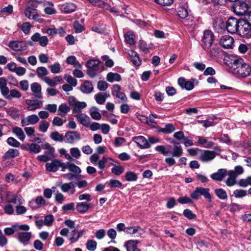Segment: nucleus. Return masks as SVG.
<instances>
[{
	"label": "nucleus",
	"instance_id": "obj_11",
	"mask_svg": "<svg viewBox=\"0 0 251 251\" xmlns=\"http://www.w3.org/2000/svg\"><path fill=\"white\" fill-rule=\"evenodd\" d=\"M234 42L233 38L228 35L222 36L220 40V44L224 48L226 49H232L234 46Z\"/></svg>",
	"mask_w": 251,
	"mask_h": 251
},
{
	"label": "nucleus",
	"instance_id": "obj_9",
	"mask_svg": "<svg viewBox=\"0 0 251 251\" xmlns=\"http://www.w3.org/2000/svg\"><path fill=\"white\" fill-rule=\"evenodd\" d=\"M80 139V134L75 131H70L65 134L64 141L68 144H73Z\"/></svg>",
	"mask_w": 251,
	"mask_h": 251
},
{
	"label": "nucleus",
	"instance_id": "obj_38",
	"mask_svg": "<svg viewBox=\"0 0 251 251\" xmlns=\"http://www.w3.org/2000/svg\"><path fill=\"white\" fill-rule=\"evenodd\" d=\"M12 132L14 134L16 135V136L20 140L23 141L25 140V135L22 128L16 126L13 128Z\"/></svg>",
	"mask_w": 251,
	"mask_h": 251
},
{
	"label": "nucleus",
	"instance_id": "obj_43",
	"mask_svg": "<svg viewBox=\"0 0 251 251\" xmlns=\"http://www.w3.org/2000/svg\"><path fill=\"white\" fill-rule=\"evenodd\" d=\"M182 154V149L179 143L174 142V156L179 157Z\"/></svg>",
	"mask_w": 251,
	"mask_h": 251
},
{
	"label": "nucleus",
	"instance_id": "obj_8",
	"mask_svg": "<svg viewBox=\"0 0 251 251\" xmlns=\"http://www.w3.org/2000/svg\"><path fill=\"white\" fill-rule=\"evenodd\" d=\"M241 19L238 20L234 17H230L226 22V28L229 33L234 34L237 33L239 27V22Z\"/></svg>",
	"mask_w": 251,
	"mask_h": 251
},
{
	"label": "nucleus",
	"instance_id": "obj_4",
	"mask_svg": "<svg viewBox=\"0 0 251 251\" xmlns=\"http://www.w3.org/2000/svg\"><path fill=\"white\" fill-rule=\"evenodd\" d=\"M232 8L237 15L251 16V13L249 12V5L245 2L238 1L233 4Z\"/></svg>",
	"mask_w": 251,
	"mask_h": 251
},
{
	"label": "nucleus",
	"instance_id": "obj_36",
	"mask_svg": "<svg viewBox=\"0 0 251 251\" xmlns=\"http://www.w3.org/2000/svg\"><path fill=\"white\" fill-rule=\"evenodd\" d=\"M5 99L10 100L12 98H20L21 97L22 95L20 91L16 90V89H12L9 90V93L8 94L3 96Z\"/></svg>",
	"mask_w": 251,
	"mask_h": 251
},
{
	"label": "nucleus",
	"instance_id": "obj_64",
	"mask_svg": "<svg viewBox=\"0 0 251 251\" xmlns=\"http://www.w3.org/2000/svg\"><path fill=\"white\" fill-rule=\"evenodd\" d=\"M70 151L72 156L75 158L77 159L81 155L80 151L77 148H72L70 149Z\"/></svg>",
	"mask_w": 251,
	"mask_h": 251
},
{
	"label": "nucleus",
	"instance_id": "obj_61",
	"mask_svg": "<svg viewBox=\"0 0 251 251\" xmlns=\"http://www.w3.org/2000/svg\"><path fill=\"white\" fill-rule=\"evenodd\" d=\"M29 125H35L39 121V117L35 114L27 116Z\"/></svg>",
	"mask_w": 251,
	"mask_h": 251
},
{
	"label": "nucleus",
	"instance_id": "obj_5",
	"mask_svg": "<svg viewBox=\"0 0 251 251\" xmlns=\"http://www.w3.org/2000/svg\"><path fill=\"white\" fill-rule=\"evenodd\" d=\"M100 61L97 59H90L88 60L86 67L87 68L86 74L91 77L94 78L98 73L99 69V64Z\"/></svg>",
	"mask_w": 251,
	"mask_h": 251
},
{
	"label": "nucleus",
	"instance_id": "obj_29",
	"mask_svg": "<svg viewBox=\"0 0 251 251\" xmlns=\"http://www.w3.org/2000/svg\"><path fill=\"white\" fill-rule=\"evenodd\" d=\"M25 43L22 41H11L9 43V47L12 50L16 51H20L25 50V47L23 45Z\"/></svg>",
	"mask_w": 251,
	"mask_h": 251
},
{
	"label": "nucleus",
	"instance_id": "obj_6",
	"mask_svg": "<svg viewBox=\"0 0 251 251\" xmlns=\"http://www.w3.org/2000/svg\"><path fill=\"white\" fill-rule=\"evenodd\" d=\"M237 33L241 37L250 38L251 37V25L246 21L241 19Z\"/></svg>",
	"mask_w": 251,
	"mask_h": 251
},
{
	"label": "nucleus",
	"instance_id": "obj_13",
	"mask_svg": "<svg viewBox=\"0 0 251 251\" xmlns=\"http://www.w3.org/2000/svg\"><path fill=\"white\" fill-rule=\"evenodd\" d=\"M25 103L28 105L27 109L28 111H35L40 108L43 106V102L38 100H26Z\"/></svg>",
	"mask_w": 251,
	"mask_h": 251
},
{
	"label": "nucleus",
	"instance_id": "obj_3",
	"mask_svg": "<svg viewBox=\"0 0 251 251\" xmlns=\"http://www.w3.org/2000/svg\"><path fill=\"white\" fill-rule=\"evenodd\" d=\"M201 196L204 197L209 202L212 201V196L210 193V189L208 188L197 187L190 195L191 198L195 200L199 199Z\"/></svg>",
	"mask_w": 251,
	"mask_h": 251
},
{
	"label": "nucleus",
	"instance_id": "obj_57",
	"mask_svg": "<svg viewBox=\"0 0 251 251\" xmlns=\"http://www.w3.org/2000/svg\"><path fill=\"white\" fill-rule=\"evenodd\" d=\"M49 68L50 69V71L53 74H58L60 71V65L59 63H55L53 65H50Z\"/></svg>",
	"mask_w": 251,
	"mask_h": 251
},
{
	"label": "nucleus",
	"instance_id": "obj_22",
	"mask_svg": "<svg viewBox=\"0 0 251 251\" xmlns=\"http://www.w3.org/2000/svg\"><path fill=\"white\" fill-rule=\"evenodd\" d=\"M215 156V153L214 151L205 150L201 154L200 159L203 162H207L213 159Z\"/></svg>",
	"mask_w": 251,
	"mask_h": 251
},
{
	"label": "nucleus",
	"instance_id": "obj_17",
	"mask_svg": "<svg viewBox=\"0 0 251 251\" xmlns=\"http://www.w3.org/2000/svg\"><path fill=\"white\" fill-rule=\"evenodd\" d=\"M125 232L133 235L136 237H140L143 233V229L140 226H128L126 228Z\"/></svg>",
	"mask_w": 251,
	"mask_h": 251
},
{
	"label": "nucleus",
	"instance_id": "obj_49",
	"mask_svg": "<svg viewBox=\"0 0 251 251\" xmlns=\"http://www.w3.org/2000/svg\"><path fill=\"white\" fill-rule=\"evenodd\" d=\"M87 249L90 251H94L97 246V242L94 240H88L86 244Z\"/></svg>",
	"mask_w": 251,
	"mask_h": 251
},
{
	"label": "nucleus",
	"instance_id": "obj_27",
	"mask_svg": "<svg viewBox=\"0 0 251 251\" xmlns=\"http://www.w3.org/2000/svg\"><path fill=\"white\" fill-rule=\"evenodd\" d=\"M139 243L138 240H128L125 244L127 251H141L140 250L137 248V245Z\"/></svg>",
	"mask_w": 251,
	"mask_h": 251
},
{
	"label": "nucleus",
	"instance_id": "obj_28",
	"mask_svg": "<svg viewBox=\"0 0 251 251\" xmlns=\"http://www.w3.org/2000/svg\"><path fill=\"white\" fill-rule=\"evenodd\" d=\"M178 17L185 21H188L191 18L190 16L188 15L187 10L183 7H179L177 10Z\"/></svg>",
	"mask_w": 251,
	"mask_h": 251
},
{
	"label": "nucleus",
	"instance_id": "obj_44",
	"mask_svg": "<svg viewBox=\"0 0 251 251\" xmlns=\"http://www.w3.org/2000/svg\"><path fill=\"white\" fill-rule=\"evenodd\" d=\"M7 114L12 118L16 119L20 117V111L15 107L10 108L7 111Z\"/></svg>",
	"mask_w": 251,
	"mask_h": 251
},
{
	"label": "nucleus",
	"instance_id": "obj_50",
	"mask_svg": "<svg viewBox=\"0 0 251 251\" xmlns=\"http://www.w3.org/2000/svg\"><path fill=\"white\" fill-rule=\"evenodd\" d=\"M36 72L38 77H41L45 76L49 74L47 68L45 67H39L36 69Z\"/></svg>",
	"mask_w": 251,
	"mask_h": 251
},
{
	"label": "nucleus",
	"instance_id": "obj_40",
	"mask_svg": "<svg viewBox=\"0 0 251 251\" xmlns=\"http://www.w3.org/2000/svg\"><path fill=\"white\" fill-rule=\"evenodd\" d=\"M106 79L110 82L120 81L121 80V75L118 73H109L106 75Z\"/></svg>",
	"mask_w": 251,
	"mask_h": 251
},
{
	"label": "nucleus",
	"instance_id": "obj_56",
	"mask_svg": "<svg viewBox=\"0 0 251 251\" xmlns=\"http://www.w3.org/2000/svg\"><path fill=\"white\" fill-rule=\"evenodd\" d=\"M124 171V168L122 166H115L111 169V172L116 176H119Z\"/></svg>",
	"mask_w": 251,
	"mask_h": 251
},
{
	"label": "nucleus",
	"instance_id": "obj_33",
	"mask_svg": "<svg viewBox=\"0 0 251 251\" xmlns=\"http://www.w3.org/2000/svg\"><path fill=\"white\" fill-rule=\"evenodd\" d=\"M31 237V233L29 232H22L19 233L18 239L23 244L27 243Z\"/></svg>",
	"mask_w": 251,
	"mask_h": 251
},
{
	"label": "nucleus",
	"instance_id": "obj_1",
	"mask_svg": "<svg viewBox=\"0 0 251 251\" xmlns=\"http://www.w3.org/2000/svg\"><path fill=\"white\" fill-rule=\"evenodd\" d=\"M231 69L234 74L243 78H245L251 74V66L244 62L243 59L239 58L233 60Z\"/></svg>",
	"mask_w": 251,
	"mask_h": 251
},
{
	"label": "nucleus",
	"instance_id": "obj_34",
	"mask_svg": "<svg viewBox=\"0 0 251 251\" xmlns=\"http://www.w3.org/2000/svg\"><path fill=\"white\" fill-rule=\"evenodd\" d=\"M89 114L91 118L95 120H99L101 118L99 108L96 106H92L90 108Z\"/></svg>",
	"mask_w": 251,
	"mask_h": 251
},
{
	"label": "nucleus",
	"instance_id": "obj_52",
	"mask_svg": "<svg viewBox=\"0 0 251 251\" xmlns=\"http://www.w3.org/2000/svg\"><path fill=\"white\" fill-rule=\"evenodd\" d=\"M6 142L10 146L15 148H18L21 145L20 143L18 141L12 137L8 138Z\"/></svg>",
	"mask_w": 251,
	"mask_h": 251
},
{
	"label": "nucleus",
	"instance_id": "obj_41",
	"mask_svg": "<svg viewBox=\"0 0 251 251\" xmlns=\"http://www.w3.org/2000/svg\"><path fill=\"white\" fill-rule=\"evenodd\" d=\"M214 193L216 196L220 200L227 199V195L226 191L222 188H217L214 190Z\"/></svg>",
	"mask_w": 251,
	"mask_h": 251
},
{
	"label": "nucleus",
	"instance_id": "obj_47",
	"mask_svg": "<svg viewBox=\"0 0 251 251\" xmlns=\"http://www.w3.org/2000/svg\"><path fill=\"white\" fill-rule=\"evenodd\" d=\"M157 132L158 133L162 132L164 133H171L173 132V125L172 124H168L165 125L164 128H159Z\"/></svg>",
	"mask_w": 251,
	"mask_h": 251
},
{
	"label": "nucleus",
	"instance_id": "obj_19",
	"mask_svg": "<svg viewBox=\"0 0 251 251\" xmlns=\"http://www.w3.org/2000/svg\"><path fill=\"white\" fill-rule=\"evenodd\" d=\"M21 149L27 151L29 152H32L34 153H38L41 151V147L40 145L34 144H27L26 146L23 145L21 146Z\"/></svg>",
	"mask_w": 251,
	"mask_h": 251
},
{
	"label": "nucleus",
	"instance_id": "obj_15",
	"mask_svg": "<svg viewBox=\"0 0 251 251\" xmlns=\"http://www.w3.org/2000/svg\"><path fill=\"white\" fill-rule=\"evenodd\" d=\"M25 14L29 19L35 21H39V15L38 14L37 9H31L30 7H26L25 9Z\"/></svg>",
	"mask_w": 251,
	"mask_h": 251
},
{
	"label": "nucleus",
	"instance_id": "obj_2",
	"mask_svg": "<svg viewBox=\"0 0 251 251\" xmlns=\"http://www.w3.org/2000/svg\"><path fill=\"white\" fill-rule=\"evenodd\" d=\"M214 40L215 36L213 32L211 30H205L201 39V47L205 50H208L211 47Z\"/></svg>",
	"mask_w": 251,
	"mask_h": 251
},
{
	"label": "nucleus",
	"instance_id": "obj_35",
	"mask_svg": "<svg viewBox=\"0 0 251 251\" xmlns=\"http://www.w3.org/2000/svg\"><path fill=\"white\" fill-rule=\"evenodd\" d=\"M6 85V79L4 77H0V90L3 96L9 93V89Z\"/></svg>",
	"mask_w": 251,
	"mask_h": 251
},
{
	"label": "nucleus",
	"instance_id": "obj_10",
	"mask_svg": "<svg viewBox=\"0 0 251 251\" xmlns=\"http://www.w3.org/2000/svg\"><path fill=\"white\" fill-rule=\"evenodd\" d=\"M48 205V203L43 197L38 196L34 200L29 202V205L32 209H35Z\"/></svg>",
	"mask_w": 251,
	"mask_h": 251
},
{
	"label": "nucleus",
	"instance_id": "obj_37",
	"mask_svg": "<svg viewBox=\"0 0 251 251\" xmlns=\"http://www.w3.org/2000/svg\"><path fill=\"white\" fill-rule=\"evenodd\" d=\"M70 110V108L66 103H62L59 106L58 114L61 117H65Z\"/></svg>",
	"mask_w": 251,
	"mask_h": 251
},
{
	"label": "nucleus",
	"instance_id": "obj_59",
	"mask_svg": "<svg viewBox=\"0 0 251 251\" xmlns=\"http://www.w3.org/2000/svg\"><path fill=\"white\" fill-rule=\"evenodd\" d=\"M95 99L96 102L99 104H103L105 102L103 93H98L95 96Z\"/></svg>",
	"mask_w": 251,
	"mask_h": 251
},
{
	"label": "nucleus",
	"instance_id": "obj_51",
	"mask_svg": "<svg viewBox=\"0 0 251 251\" xmlns=\"http://www.w3.org/2000/svg\"><path fill=\"white\" fill-rule=\"evenodd\" d=\"M49 126L50 123L48 122L45 120H43L41 121L39 125V130L40 131L45 133L48 130Z\"/></svg>",
	"mask_w": 251,
	"mask_h": 251
},
{
	"label": "nucleus",
	"instance_id": "obj_62",
	"mask_svg": "<svg viewBox=\"0 0 251 251\" xmlns=\"http://www.w3.org/2000/svg\"><path fill=\"white\" fill-rule=\"evenodd\" d=\"M65 122V120H62L59 117H54L52 120V124L54 126H60L63 125Z\"/></svg>",
	"mask_w": 251,
	"mask_h": 251
},
{
	"label": "nucleus",
	"instance_id": "obj_21",
	"mask_svg": "<svg viewBox=\"0 0 251 251\" xmlns=\"http://www.w3.org/2000/svg\"><path fill=\"white\" fill-rule=\"evenodd\" d=\"M75 117L80 124L86 127L89 126L90 119L87 115L80 113L76 114Z\"/></svg>",
	"mask_w": 251,
	"mask_h": 251
},
{
	"label": "nucleus",
	"instance_id": "obj_24",
	"mask_svg": "<svg viewBox=\"0 0 251 251\" xmlns=\"http://www.w3.org/2000/svg\"><path fill=\"white\" fill-rule=\"evenodd\" d=\"M94 89L92 83L89 80H86L80 87V90L84 94H88L93 92Z\"/></svg>",
	"mask_w": 251,
	"mask_h": 251
},
{
	"label": "nucleus",
	"instance_id": "obj_7",
	"mask_svg": "<svg viewBox=\"0 0 251 251\" xmlns=\"http://www.w3.org/2000/svg\"><path fill=\"white\" fill-rule=\"evenodd\" d=\"M69 104L73 106V112L74 113H81V109L84 108L86 107L87 104L85 102H80L77 101L76 99L73 97L70 96L68 98Z\"/></svg>",
	"mask_w": 251,
	"mask_h": 251
},
{
	"label": "nucleus",
	"instance_id": "obj_54",
	"mask_svg": "<svg viewBox=\"0 0 251 251\" xmlns=\"http://www.w3.org/2000/svg\"><path fill=\"white\" fill-rule=\"evenodd\" d=\"M54 220L53 216L50 214L46 216L43 221L45 226H50L52 225Z\"/></svg>",
	"mask_w": 251,
	"mask_h": 251
},
{
	"label": "nucleus",
	"instance_id": "obj_63",
	"mask_svg": "<svg viewBox=\"0 0 251 251\" xmlns=\"http://www.w3.org/2000/svg\"><path fill=\"white\" fill-rule=\"evenodd\" d=\"M109 84L105 81L100 80L97 84V88L100 91H105L108 87Z\"/></svg>",
	"mask_w": 251,
	"mask_h": 251
},
{
	"label": "nucleus",
	"instance_id": "obj_26",
	"mask_svg": "<svg viewBox=\"0 0 251 251\" xmlns=\"http://www.w3.org/2000/svg\"><path fill=\"white\" fill-rule=\"evenodd\" d=\"M92 204L86 202H80L76 205V210L80 213H85L92 207Z\"/></svg>",
	"mask_w": 251,
	"mask_h": 251
},
{
	"label": "nucleus",
	"instance_id": "obj_32",
	"mask_svg": "<svg viewBox=\"0 0 251 251\" xmlns=\"http://www.w3.org/2000/svg\"><path fill=\"white\" fill-rule=\"evenodd\" d=\"M66 62L68 64L73 65L75 68L81 69L82 68V65L76 60V58L74 55L68 56L66 58Z\"/></svg>",
	"mask_w": 251,
	"mask_h": 251
},
{
	"label": "nucleus",
	"instance_id": "obj_23",
	"mask_svg": "<svg viewBox=\"0 0 251 251\" xmlns=\"http://www.w3.org/2000/svg\"><path fill=\"white\" fill-rule=\"evenodd\" d=\"M60 164V161L57 159H53L51 162L47 163L46 164V170L50 172H56Z\"/></svg>",
	"mask_w": 251,
	"mask_h": 251
},
{
	"label": "nucleus",
	"instance_id": "obj_20",
	"mask_svg": "<svg viewBox=\"0 0 251 251\" xmlns=\"http://www.w3.org/2000/svg\"><path fill=\"white\" fill-rule=\"evenodd\" d=\"M227 175V171L224 169H220L216 173L210 175V177L215 181H221Z\"/></svg>",
	"mask_w": 251,
	"mask_h": 251
},
{
	"label": "nucleus",
	"instance_id": "obj_18",
	"mask_svg": "<svg viewBox=\"0 0 251 251\" xmlns=\"http://www.w3.org/2000/svg\"><path fill=\"white\" fill-rule=\"evenodd\" d=\"M155 150L165 156H171L173 155L172 147L170 145L158 146L155 147Z\"/></svg>",
	"mask_w": 251,
	"mask_h": 251
},
{
	"label": "nucleus",
	"instance_id": "obj_60",
	"mask_svg": "<svg viewBox=\"0 0 251 251\" xmlns=\"http://www.w3.org/2000/svg\"><path fill=\"white\" fill-rule=\"evenodd\" d=\"M109 185L110 188H121L123 184L118 180L117 179H110L109 180Z\"/></svg>",
	"mask_w": 251,
	"mask_h": 251
},
{
	"label": "nucleus",
	"instance_id": "obj_14",
	"mask_svg": "<svg viewBox=\"0 0 251 251\" xmlns=\"http://www.w3.org/2000/svg\"><path fill=\"white\" fill-rule=\"evenodd\" d=\"M177 83L182 89H185L187 91L192 90L194 88V85L193 84L192 82L190 80H186V79L183 77H179L178 79Z\"/></svg>",
	"mask_w": 251,
	"mask_h": 251
},
{
	"label": "nucleus",
	"instance_id": "obj_31",
	"mask_svg": "<svg viewBox=\"0 0 251 251\" xmlns=\"http://www.w3.org/2000/svg\"><path fill=\"white\" fill-rule=\"evenodd\" d=\"M31 90L38 99L42 98L41 86L37 82H34L31 85Z\"/></svg>",
	"mask_w": 251,
	"mask_h": 251
},
{
	"label": "nucleus",
	"instance_id": "obj_12",
	"mask_svg": "<svg viewBox=\"0 0 251 251\" xmlns=\"http://www.w3.org/2000/svg\"><path fill=\"white\" fill-rule=\"evenodd\" d=\"M132 141L141 149L150 148V144L146 138L142 136H135L132 138Z\"/></svg>",
	"mask_w": 251,
	"mask_h": 251
},
{
	"label": "nucleus",
	"instance_id": "obj_39",
	"mask_svg": "<svg viewBox=\"0 0 251 251\" xmlns=\"http://www.w3.org/2000/svg\"><path fill=\"white\" fill-rule=\"evenodd\" d=\"M80 232L77 229L73 230L70 233L69 239L71 241V243H75L80 237Z\"/></svg>",
	"mask_w": 251,
	"mask_h": 251
},
{
	"label": "nucleus",
	"instance_id": "obj_25",
	"mask_svg": "<svg viewBox=\"0 0 251 251\" xmlns=\"http://www.w3.org/2000/svg\"><path fill=\"white\" fill-rule=\"evenodd\" d=\"M20 154V152L18 150L15 149H9L6 151L2 156L4 159H9L14 158L18 156Z\"/></svg>",
	"mask_w": 251,
	"mask_h": 251
},
{
	"label": "nucleus",
	"instance_id": "obj_45",
	"mask_svg": "<svg viewBox=\"0 0 251 251\" xmlns=\"http://www.w3.org/2000/svg\"><path fill=\"white\" fill-rule=\"evenodd\" d=\"M50 138L56 142H62L64 141V137L62 134L57 131L52 132L50 135Z\"/></svg>",
	"mask_w": 251,
	"mask_h": 251
},
{
	"label": "nucleus",
	"instance_id": "obj_53",
	"mask_svg": "<svg viewBox=\"0 0 251 251\" xmlns=\"http://www.w3.org/2000/svg\"><path fill=\"white\" fill-rule=\"evenodd\" d=\"M58 186L60 187V189L63 192L66 193L69 192L71 188H73V183L71 182L64 184L61 183L60 184H59Z\"/></svg>",
	"mask_w": 251,
	"mask_h": 251
},
{
	"label": "nucleus",
	"instance_id": "obj_42",
	"mask_svg": "<svg viewBox=\"0 0 251 251\" xmlns=\"http://www.w3.org/2000/svg\"><path fill=\"white\" fill-rule=\"evenodd\" d=\"M125 40L126 43L130 45L135 44L134 35L131 31H129L124 35Z\"/></svg>",
	"mask_w": 251,
	"mask_h": 251
},
{
	"label": "nucleus",
	"instance_id": "obj_55",
	"mask_svg": "<svg viewBox=\"0 0 251 251\" xmlns=\"http://www.w3.org/2000/svg\"><path fill=\"white\" fill-rule=\"evenodd\" d=\"M108 160L113 161L111 158L103 157L102 158L98 161L97 164L98 165L99 168L102 170L105 167L106 163Z\"/></svg>",
	"mask_w": 251,
	"mask_h": 251
},
{
	"label": "nucleus",
	"instance_id": "obj_58",
	"mask_svg": "<svg viewBox=\"0 0 251 251\" xmlns=\"http://www.w3.org/2000/svg\"><path fill=\"white\" fill-rule=\"evenodd\" d=\"M183 214L184 216L189 220H193L196 218V215L189 209H186L183 211Z\"/></svg>",
	"mask_w": 251,
	"mask_h": 251
},
{
	"label": "nucleus",
	"instance_id": "obj_46",
	"mask_svg": "<svg viewBox=\"0 0 251 251\" xmlns=\"http://www.w3.org/2000/svg\"><path fill=\"white\" fill-rule=\"evenodd\" d=\"M125 178L127 181H135L138 178L137 175L133 172L129 171L126 173Z\"/></svg>",
	"mask_w": 251,
	"mask_h": 251
},
{
	"label": "nucleus",
	"instance_id": "obj_48",
	"mask_svg": "<svg viewBox=\"0 0 251 251\" xmlns=\"http://www.w3.org/2000/svg\"><path fill=\"white\" fill-rule=\"evenodd\" d=\"M233 195L234 197L237 198H242L247 196L248 193L247 191L243 189H236L234 191Z\"/></svg>",
	"mask_w": 251,
	"mask_h": 251
},
{
	"label": "nucleus",
	"instance_id": "obj_16",
	"mask_svg": "<svg viewBox=\"0 0 251 251\" xmlns=\"http://www.w3.org/2000/svg\"><path fill=\"white\" fill-rule=\"evenodd\" d=\"M60 9L61 12L66 13H71L74 12L76 8V5L71 2H66L60 6Z\"/></svg>",
	"mask_w": 251,
	"mask_h": 251
},
{
	"label": "nucleus",
	"instance_id": "obj_30",
	"mask_svg": "<svg viewBox=\"0 0 251 251\" xmlns=\"http://www.w3.org/2000/svg\"><path fill=\"white\" fill-rule=\"evenodd\" d=\"M128 55L129 56V59L132 64L137 66H139L141 65V61L138 53L133 50H129L128 51Z\"/></svg>",
	"mask_w": 251,
	"mask_h": 251
}]
</instances>
